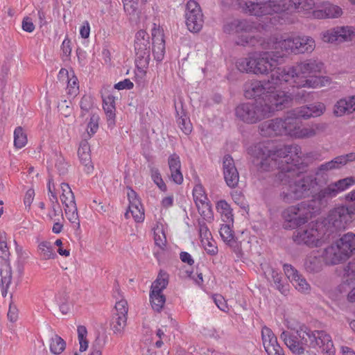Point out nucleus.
I'll list each match as a JSON object with an SVG mask.
<instances>
[{"label":"nucleus","mask_w":355,"mask_h":355,"mask_svg":"<svg viewBox=\"0 0 355 355\" xmlns=\"http://www.w3.org/2000/svg\"><path fill=\"white\" fill-rule=\"evenodd\" d=\"M248 153L253 157V162L258 169L270 171L279 170L276 178L283 185L288 187L279 194L280 199L286 203L309 197L318 185L317 179L311 175H300L302 150L297 144L275 146L270 140L256 143L248 148Z\"/></svg>","instance_id":"f257e3e1"},{"label":"nucleus","mask_w":355,"mask_h":355,"mask_svg":"<svg viewBox=\"0 0 355 355\" xmlns=\"http://www.w3.org/2000/svg\"><path fill=\"white\" fill-rule=\"evenodd\" d=\"M151 40L149 34L144 30L138 31L135 37V62L139 68H147L150 60V50L157 62L163 60L166 52L165 40L163 30L153 24L151 30Z\"/></svg>","instance_id":"f03ea898"},{"label":"nucleus","mask_w":355,"mask_h":355,"mask_svg":"<svg viewBox=\"0 0 355 355\" xmlns=\"http://www.w3.org/2000/svg\"><path fill=\"white\" fill-rule=\"evenodd\" d=\"M268 94L264 103L259 101L240 103L235 109L238 119L247 124H254L271 116L275 112L285 109L287 98L284 94Z\"/></svg>","instance_id":"7ed1b4c3"},{"label":"nucleus","mask_w":355,"mask_h":355,"mask_svg":"<svg viewBox=\"0 0 355 355\" xmlns=\"http://www.w3.org/2000/svg\"><path fill=\"white\" fill-rule=\"evenodd\" d=\"M313 6V0H246L241 7L245 14L262 17L273 13L284 15L296 10H308Z\"/></svg>","instance_id":"20e7f679"},{"label":"nucleus","mask_w":355,"mask_h":355,"mask_svg":"<svg viewBox=\"0 0 355 355\" xmlns=\"http://www.w3.org/2000/svg\"><path fill=\"white\" fill-rule=\"evenodd\" d=\"M283 58V53L278 51L254 52L239 59L236 62V67L241 72L265 75L270 71L272 73L278 64L279 59Z\"/></svg>","instance_id":"39448f33"},{"label":"nucleus","mask_w":355,"mask_h":355,"mask_svg":"<svg viewBox=\"0 0 355 355\" xmlns=\"http://www.w3.org/2000/svg\"><path fill=\"white\" fill-rule=\"evenodd\" d=\"M272 85H279L287 83L293 87L315 88L323 85L319 77H311L304 79L299 73L297 64L293 67H275L270 75Z\"/></svg>","instance_id":"423d86ee"},{"label":"nucleus","mask_w":355,"mask_h":355,"mask_svg":"<svg viewBox=\"0 0 355 355\" xmlns=\"http://www.w3.org/2000/svg\"><path fill=\"white\" fill-rule=\"evenodd\" d=\"M255 24L247 19H234L227 23L223 26V31L227 34H235L238 36V40L236 42L238 45L261 46L263 49H267L269 43H265L261 37L252 36L250 34L256 30Z\"/></svg>","instance_id":"0eeeda50"},{"label":"nucleus","mask_w":355,"mask_h":355,"mask_svg":"<svg viewBox=\"0 0 355 355\" xmlns=\"http://www.w3.org/2000/svg\"><path fill=\"white\" fill-rule=\"evenodd\" d=\"M355 184L354 177H347L328 184L312 196L311 203L318 211L327 207L331 199Z\"/></svg>","instance_id":"6e6552de"},{"label":"nucleus","mask_w":355,"mask_h":355,"mask_svg":"<svg viewBox=\"0 0 355 355\" xmlns=\"http://www.w3.org/2000/svg\"><path fill=\"white\" fill-rule=\"evenodd\" d=\"M270 79L268 81L252 80L247 82L244 85V96L248 99H254L255 101H259L264 103L265 98H267L268 94H279L282 93L287 98V103L285 105V108L288 107L292 102V97L287 92L282 90L272 89ZM282 96V94H280Z\"/></svg>","instance_id":"1a4fd4ad"},{"label":"nucleus","mask_w":355,"mask_h":355,"mask_svg":"<svg viewBox=\"0 0 355 355\" xmlns=\"http://www.w3.org/2000/svg\"><path fill=\"white\" fill-rule=\"evenodd\" d=\"M315 212L318 211L311 201L301 202L296 205L288 207L282 214L287 223L286 227L294 229L304 225Z\"/></svg>","instance_id":"9d476101"},{"label":"nucleus","mask_w":355,"mask_h":355,"mask_svg":"<svg viewBox=\"0 0 355 355\" xmlns=\"http://www.w3.org/2000/svg\"><path fill=\"white\" fill-rule=\"evenodd\" d=\"M309 328L302 325L295 332L283 331L280 338L286 347L295 355H302L306 351V347H309Z\"/></svg>","instance_id":"9b49d317"},{"label":"nucleus","mask_w":355,"mask_h":355,"mask_svg":"<svg viewBox=\"0 0 355 355\" xmlns=\"http://www.w3.org/2000/svg\"><path fill=\"white\" fill-rule=\"evenodd\" d=\"M292 117L275 118L263 121L259 125V132L263 137L288 135L295 128Z\"/></svg>","instance_id":"f8f14e48"},{"label":"nucleus","mask_w":355,"mask_h":355,"mask_svg":"<svg viewBox=\"0 0 355 355\" xmlns=\"http://www.w3.org/2000/svg\"><path fill=\"white\" fill-rule=\"evenodd\" d=\"M355 219V202L349 206L340 205L331 209L327 216L329 225L336 230H345Z\"/></svg>","instance_id":"ddd939ff"},{"label":"nucleus","mask_w":355,"mask_h":355,"mask_svg":"<svg viewBox=\"0 0 355 355\" xmlns=\"http://www.w3.org/2000/svg\"><path fill=\"white\" fill-rule=\"evenodd\" d=\"M62 193L60 200L64 207V212L68 220L73 224L77 229L80 228V220L78 214V208L75 201L74 194L69 184L62 182L60 184Z\"/></svg>","instance_id":"4468645a"},{"label":"nucleus","mask_w":355,"mask_h":355,"mask_svg":"<svg viewBox=\"0 0 355 355\" xmlns=\"http://www.w3.org/2000/svg\"><path fill=\"white\" fill-rule=\"evenodd\" d=\"M186 25L191 32H199L203 26V15L199 4L193 0H189L186 5Z\"/></svg>","instance_id":"2eb2a0df"},{"label":"nucleus","mask_w":355,"mask_h":355,"mask_svg":"<svg viewBox=\"0 0 355 355\" xmlns=\"http://www.w3.org/2000/svg\"><path fill=\"white\" fill-rule=\"evenodd\" d=\"M309 347H319L324 355H335L334 347L331 337L324 331H312L309 328Z\"/></svg>","instance_id":"dca6fc26"},{"label":"nucleus","mask_w":355,"mask_h":355,"mask_svg":"<svg viewBox=\"0 0 355 355\" xmlns=\"http://www.w3.org/2000/svg\"><path fill=\"white\" fill-rule=\"evenodd\" d=\"M293 240L297 245L316 246L318 241V230L313 227H299L293 232Z\"/></svg>","instance_id":"f3484780"},{"label":"nucleus","mask_w":355,"mask_h":355,"mask_svg":"<svg viewBox=\"0 0 355 355\" xmlns=\"http://www.w3.org/2000/svg\"><path fill=\"white\" fill-rule=\"evenodd\" d=\"M223 170L225 181L230 188H235L239 181V173L231 155H225L223 160Z\"/></svg>","instance_id":"a211bd4d"},{"label":"nucleus","mask_w":355,"mask_h":355,"mask_svg":"<svg viewBox=\"0 0 355 355\" xmlns=\"http://www.w3.org/2000/svg\"><path fill=\"white\" fill-rule=\"evenodd\" d=\"M327 41L351 42L355 37V28L351 26H336L327 33Z\"/></svg>","instance_id":"6ab92c4d"},{"label":"nucleus","mask_w":355,"mask_h":355,"mask_svg":"<svg viewBox=\"0 0 355 355\" xmlns=\"http://www.w3.org/2000/svg\"><path fill=\"white\" fill-rule=\"evenodd\" d=\"M322 259L327 265H336L348 259L347 254L340 248L336 242L326 248L322 253Z\"/></svg>","instance_id":"aec40b11"},{"label":"nucleus","mask_w":355,"mask_h":355,"mask_svg":"<svg viewBox=\"0 0 355 355\" xmlns=\"http://www.w3.org/2000/svg\"><path fill=\"white\" fill-rule=\"evenodd\" d=\"M284 270L286 277L297 291L304 293L310 291L311 286L309 284L294 267L290 264H284Z\"/></svg>","instance_id":"412c9836"},{"label":"nucleus","mask_w":355,"mask_h":355,"mask_svg":"<svg viewBox=\"0 0 355 355\" xmlns=\"http://www.w3.org/2000/svg\"><path fill=\"white\" fill-rule=\"evenodd\" d=\"M353 161H355L354 153H350L346 155L338 156L332 160L319 166L316 169L315 175L318 176L322 175L324 172L340 168L341 166H345L348 162Z\"/></svg>","instance_id":"4be33fe9"},{"label":"nucleus","mask_w":355,"mask_h":355,"mask_svg":"<svg viewBox=\"0 0 355 355\" xmlns=\"http://www.w3.org/2000/svg\"><path fill=\"white\" fill-rule=\"evenodd\" d=\"M342 8L329 1L323 2L320 9L313 11L312 15L315 19H334L338 18L343 15Z\"/></svg>","instance_id":"5701e85b"},{"label":"nucleus","mask_w":355,"mask_h":355,"mask_svg":"<svg viewBox=\"0 0 355 355\" xmlns=\"http://www.w3.org/2000/svg\"><path fill=\"white\" fill-rule=\"evenodd\" d=\"M299 73L304 79H309L311 77H319L318 73H320L323 64L316 60L309 59L297 64ZM322 80V79H320Z\"/></svg>","instance_id":"b1692460"},{"label":"nucleus","mask_w":355,"mask_h":355,"mask_svg":"<svg viewBox=\"0 0 355 355\" xmlns=\"http://www.w3.org/2000/svg\"><path fill=\"white\" fill-rule=\"evenodd\" d=\"M193 196L198 211H200V208L203 209L200 213L202 216H207L208 214H211V203L201 184H197L194 187L193 189Z\"/></svg>","instance_id":"393cba45"},{"label":"nucleus","mask_w":355,"mask_h":355,"mask_svg":"<svg viewBox=\"0 0 355 355\" xmlns=\"http://www.w3.org/2000/svg\"><path fill=\"white\" fill-rule=\"evenodd\" d=\"M168 165L171 173V180L177 184H182L184 178L181 171L180 156L175 153L171 155L168 158Z\"/></svg>","instance_id":"a878e982"},{"label":"nucleus","mask_w":355,"mask_h":355,"mask_svg":"<svg viewBox=\"0 0 355 355\" xmlns=\"http://www.w3.org/2000/svg\"><path fill=\"white\" fill-rule=\"evenodd\" d=\"M78 155L81 164L84 166V171L91 173L94 170L90 154V146L86 139L82 141L78 150Z\"/></svg>","instance_id":"bb28decb"},{"label":"nucleus","mask_w":355,"mask_h":355,"mask_svg":"<svg viewBox=\"0 0 355 355\" xmlns=\"http://www.w3.org/2000/svg\"><path fill=\"white\" fill-rule=\"evenodd\" d=\"M103 107L106 114L107 124L109 127H113L115 125V97L112 94H107L103 96Z\"/></svg>","instance_id":"cd10ccee"},{"label":"nucleus","mask_w":355,"mask_h":355,"mask_svg":"<svg viewBox=\"0 0 355 355\" xmlns=\"http://www.w3.org/2000/svg\"><path fill=\"white\" fill-rule=\"evenodd\" d=\"M175 107L178 126L185 135H189L191 132L193 127L183 108V103L180 102L179 106L175 105Z\"/></svg>","instance_id":"c85d7f7f"},{"label":"nucleus","mask_w":355,"mask_h":355,"mask_svg":"<svg viewBox=\"0 0 355 355\" xmlns=\"http://www.w3.org/2000/svg\"><path fill=\"white\" fill-rule=\"evenodd\" d=\"M293 122L295 125V128L291 131L288 135L296 138H311L316 135L318 130H321L320 124H316L314 127H304L301 128L297 126V121L295 118H293Z\"/></svg>","instance_id":"c756f323"},{"label":"nucleus","mask_w":355,"mask_h":355,"mask_svg":"<svg viewBox=\"0 0 355 355\" xmlns=\"http://www.w3.org/2000/svg\"><path fill=\"white\" fill-rule=\"evenodd\" d=\"M0 287L1 288V294L3 297H6L8 294V288L12 282V269L9 263H4L0 269Z\"/></svg>","instance_id":"7c9ffc66"},{"label":"nucleus","mask_w":355,"mask_h":355,"mask_svg":"<svg viewBox=\"0 0 355 355\" xmlns=\"http://www.w3.org/2000/svg\"><path fill=\"white\" fill-rule=\"evenodd\" d=\"M337 243L349 258L355 252V234L347 232L343 234Z\"/></svg>","instance_id":"2f4dec72"},{"label":"nucleus","mask_w":355,"mask_h":355,"mask_svg":"<svg viewBox=\"0 0 355 355\" xmlns=\"http://www.w3.org/2000/svg\"><path fill=\"white\" fill-rule=\"evenodd\" d=\"M324 263L322 255L311 254L305 260L304 268L308 272L317 273L322 269Z\"/></svg>","instance_id":"473e14b6"},{"label":"nucleus","mask_w":355,"mask_h":355,"mask_svg":"<svg viewBox=\"0 0 355 355\" xmlns=\"http://www.w3.org/2000/svg\"><path fill=\"white\" fill-rule=\"evenodd\" d=\"M295 37L277 40L275 42H273L275 51H278L280 53H283L284 57L286 53H293L295 54L297 46H295Z\"/></svg>","instance_id":"72a5a7b5"},{"label":"nucleus","mask_w":355,"mask_h":355,"mask_svg":"<svg viewBox=\"0 0 355 355\" xmlns=\"http://www.w3.org/2000/svg\"><path fill=\"white\" fill-rule=\"evenodd\" d=\"M295 42V54L311 52L315 48V41L310 37H296Z\"/></svg>","instance_id":"f704fd0d"},{"label":"nucleus","mask_w":355,"mask_h":355,"mask_svg":"<svg viewBox=\"0 0 355 355\" xmlns=\"http://www.w3.org/2000/svg\"><path fill=\"white\" fill-rule=\"evenodd\" d=\"M216 209L221 215L223 220L225 223H233V214L230 205L225 200H219L216 205Z\"/></svg>","instance_id":"c9c22d12"},{"label":"nucleus","mask_w":355,"mask_h":355,"mask_svg":"<svg viewBox=\"0 0 355 355\" xmlns=\"http://www.w3.org/2000/svg\"><path fill=\"white\" fill-rule=\"evenodd\" d=\"M168 284V275L167 272L160 270L157 279L153 282L150 288V292L162 293Z\"/></svg>","instance_id":"e433bc0d"},{"label":"nucleus","mask_w":355,"mask_h":355,"mask_svg":"<svg viewBox=\"0 0 355 355\" xmlns=\"http://www.w3.org/2000/svg\"><path fill=\"white\" fill-rule=\"evenodd\" d=\"M128 317L122 315H116L113 314L111 322L110 328L115 334L122 335L127 324Z\"/></svg>","instance_id":"4c0bfd02"},{"label":"nucleus","mask_w":355,"mask_h":355,"mask_svg":"<svg viewBox=\"0 0 355 355\" xmlns=\"http://www.w3.org/2000/svg\"><path fill=\"white\" fill-rule=\"evenodd\" d=\"M38 252L43 260L53 259L57 257L52 245L49 241H42L39 243Z\"/></svg>","instance_id":"58836bf2"},{"label":"nucleus","mask_w":355,"mask_h":355,"mask_svg":"<svg viewBox=\"0 0 355 355\" xmlns=\"http://www.w3.org/2000/svg\"><path fill=\"white\" fill-rule=\"evenodd\" d=\"M139 0H122L123 3L124 11L130 19L135 20L139 18L140 11L138 6Z\"/></svg>","instance_id":"ea45409f"},{"label":"nucleus","mask_w":355,"mask_h":355,"mask_svg":"<svg viewBox=\"0 0 355 355\" xmlns=\"http://www.w3.org/2000/svg\"><path fill=\"white\" fill-rule=\"evenodd\" d=\"M150 301L153 309L157 312H160L165 304L166 297L162 293L150 291Z\"/></svg>","instance_id":"a19ab883"},{"label":"nucleus","mask_w":355,"mask_h":355,"mask_svg":"<svg viewBox=\"0 0 355 355\" xmlns=\"http://www.w3.org/2000/svg\"><path fill=\"white\" fill-rule=\"evenodd\" d=\"M130 214L137 223H141L144 220V209L141 203L140 205H129L128 210L125 214V218H128Z\"/></svg>","instance_id":"79ce46f5"},{"label":"nucleus","mask_w":355,"mask_h":355,"mask_svg":"<svg viewBox=\"0 0 355 355\" xmlns=\"http://www.w3.org/2000/svg\"><path fill=\"white\" fill-rule=\"evenodd\" d=\"M271 275L272 281L275 284V287L283 295H287L288 292V285L284 284L282 280V275L277 270L272 269Z\"/></svg>","instance_id":"37998d69"},{"label":"nucleus","mask_w":355,"mask_h":355,"mask_svg":"<svg viewBox=\"0 0 355 355\" xmlns=\"http://www.w3.org/2000/svg\"><path fill=\"white\" fill-rule=\"evenodd\" d=\"M219 233L223 241L228 245H232L235 242L234 231L230 223H226V224L222 225Z\"/></svg>","instance_id":"c03bdc74"},{"label":"nucleus","mask_w":355,"mask_h":355,"mask_svg":"<svg viewBox=\"0 0 355 355\" xmlns=\"http://www.w3.org/2000/svg\"><path fill=\"white\" fill-rule=\"evenodd\" d=\"M66 348V342L58 335L51 340L50 350L54 354H60Z\"/></svg>","instance_id":"a18cd8bd"},{"label":"nucleus","mask_w":355,"mask_h":355,"mask_svg":"<svg viewBox=\"0 0 355 355\" xmlns=\"http://www.w3.org/2000/svg\"><path fill=\"white\" fill-rule=\"evenodd\" d=\"M27 144V136L21 126L17 127L14 131V146L21 148Z\"/></svg>","instance_id":"49530a36"},{"label":"nucleus","mask_w":355,"mask_h":355,"mask_svg":"<svg viewBox=\"0 0 355 355\" xmlns=\"http://www.w3.org/2000/svg\"><path fill=\"white\" fill-rule=\"evenodd\" d=\"M334 113L336 116H341L345 114H349V98L338 101L334 105Z\"/></svg>","instance_id":"de8ad7c7"},{"label":"nucleus","mask_w":355,"mask_h":355,"mask_svg":"<svg viewBox=\"0 0 355 355\" xmlns=\"http://www.w3.org/2000/svg\"><path fill=\"white\" fill-rule=\"evenodd\" d=\"M150 177L153 182L162 191H166L167 187L162 178L159 170L156 167H152L150 168Z\"/></svg>","instance_id":"09e8293b"},{"label":"nucleus","mask_w":355,"mask_h":355,"mask_svg":"<svg viewBox=\"0 0 355 355\" xmlns=\"http://www.w3.org/2000/svg\"><path fill=\"white\" fill-rule=\"evenodd\" d=\"M94 101L92 96L84 95L80 101V107L81 109L80 116L84 117L93 108Z\"/></svg>","instance_id":"8fccbe9b"},{"label":"nucleus","mask_w":355,"mask_h":355,"mask_svg":"<svg viewBox=\"0 0 355 355\" xmlns=\"http://www.w3.org/2000/svg\"><path fill=\"white\" fill-rule=\"evenodd\" d=\"M99 116L96 113L90 115V119L87 126V134L89 137L94 135L98 129Z\"/></svg>","instance_id":"3c124183"},{"label":"nucleus","mask_w":355,"mask_h":355,"mask_svg":"<svg viewBox=\"0 0 355 355\" xmlns=\"http://www.w3.org/2000/svg\"><path fill=\"white\" fill-rule=\"evenodd\" d=\"M201 243L208 254L214 256L218 254V247L216 245V241L213 240L212 237L207 240L202 241Z\"/></svg>","instance_id":"603ef678"},{"label":"nucleus","mask_w":355,"mask_h":355,"mask_svg":"<svg viewBox=\"0 0 355 355\" xmlns=\"http://www.w3.org/2000/svg\"><path fill=\"white\" fill-rule=\"evenodd\" d=\"M9 256L10 252L7 245L6 234L0 232V258L6 260Z\"/></svg>","instance_id":"864d4df0"},{"label":"nucleus","mask_w":355,"mask_h":355,"mask_svg":"<svg viewBox=\"0 0 355 355\" xmlns=\"http://www.w3.org/2000/svg\"><path fill=\"white\" fill-rule=\"evenodd\" d=\"M69 164L64 157L60 154L57 155L55 161V168L61 175H65L68 172Z\"/></svg>","instance_id":"5fc2aeb1"},{"label":"nucleus","mask_w":355,"mask_h":355,"mask_svg":"<svg viewBox=\"0 0 355 355\" xmlns=\"http://www.w3.org/2000/svg\"><path fill=\"white\" fill-rule=\"evenodd\" d=\"M51 211L48 214V217L50 220H59V216H62V210L58 202H51Z\"/></svg>","instance_id":"6e6d98bb"},{"label":"nucleus","mask_w":355,"mask_h":355,"mask_svg":"<svg viewBox=\"0 0 355 355\" xmlns=\"http://www.w3.org/2000/svg\"><path fill=\"white\" fill-rule=\"evenodd\" d=\"M198 231H199V236L200 239V242L202 241H205L209 239H210L211 236V234L206 224V223L204 220H200L198 221Z\"/></svg>","instance_id":"4d7b16f0"},{"label":"nucleus","mask_w":355,"mask_h":355,"mask_svg":"<svg viewBox=\"0 0 355 355\" xmlns=\"http://www.w3.org/2000/svg\"><path fill=\"white\" fill-rule=\"evenodd\" d=\"M115 311L114 315H123L127 317L128 312V302L125 300H121L116 302L115 304Z\"/></svg>","instance_id":"13d9d810"},{"label":"nucleus","mask_w":355,"mask_h":355,"mask_svg":"<svg viewBox=\"0 0 355 355\" xmlns=\"http://www.w3.org/2000/svg\"><path fill=\"white\" fill-rule=\"evenodd\" d=\"M344 271V275L347 278V281L355 279V257L348 262Z\"/></svg>","instance_id":"bf43d9fd"},{"label":"nucleus","mask_w":355,"mask_h":355,"mask_svg":"<svg viewBox=\"0 0 355 355\" xmlns=\"http://www.w3.org/2000/svg\"><path fill=\"white\" fill-rule=\"evenodd\" d=\"M294 117L295 119L296 118H303V119H309L312 116L311 110L309 108V105L301 107L298 110L294 111Z\"/></svg>","instance_id":"052dcab7"},{"label":"nucleus","mask_w":355,"mask_h":355,"mask_svg":"<svg viewBox=\"0 0 355 355\" xmlns=\"http://www.w3.org/2000/svg\"><path fill=\"white\" fill-rule=\"evenodd\" d=\"M311 110L313 117H316L322 115L325 110V105L322 103H317L315 104H311L309 105Z\"/></svg>","instance_id":"680f3d73"},{"label":"nucleus","mask_w":355,"mask_h":355,"mask_svg":"<svg viewBox=\"0 0 355 355\" xmlns=\"http://www.w3.org/2000/svg\"><path fill=\"white\" fill-rule=\"evenodd\" d=\"M67 88L69 94H71L76 93L79 89L78 80L73 73L71 77L68 76Z\"/></svg>","instance_id":"e2e57ef3"},{"label":"nucleus","mask_w":355,"mask_h":355,"mask_svg":"<svg viewBox=\"0 0 355 355\" xmlns=\"http://www.w3.org/2000/svg\"><path fill=\"white\" fill-rule=\"evenodd\" d=\"M105 345V338L98 336L94 342V347L96 349L93 350L89 355H102L101 349Z\"/></svg>","instance_id":"0e129e2a"},{"label":"nucleus","mask_w":355,"mask_h":355,"mask_svg":"<svg viewBox=\"0 0 355 355\" xmlns=\"http://www.w3.org/2000/svg\"><path fill=\"white\" fill-rule=\"evenodd\" d=\"M133 87H134L133 83L131 82L130 80L128 78H126L122 81H120L118 83L115 84V85H114V88L118 90L130 89H132Z\"/></svg>","instance_id":"69168bd1"},{"label":"nucleus","mask_w":355,"mask_h":355,"mask_svg":"<svg viewBox=\"0 0 355 355\" xmlns=\"http://www.w3.org/2000/svg\"><path fill=\"white\" fill-rule=\"evenodd\" d=\"M274 336L275 334L270 328H268L266 326L263 327L261 329L263 345H264L266 342L269 341Z\"/></svg>","instance_id":"338daca9"},{"label":"nucleus","mask_w":355,"mask_h":355,"mask_svg":"<svg viewBox=\"0 0 355 355\" xmlns=\"http://www.w3.org/2000/svg\"><path fill=\"white\" fill-rule=\"evenodd\" d=\"M22 29L28 33H32L35 30V25L33 24L32 19L28 17H24L22 21Z\"/></svg>","instance_id":"774afa93"}]
</instances>
